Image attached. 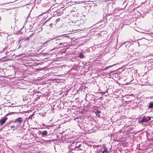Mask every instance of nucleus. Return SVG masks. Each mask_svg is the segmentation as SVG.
Instances as JSON below:
<instances>
[{"mask_svg":"<svg viewBox=\"0 0 153 153\" xmlns=\"http://www.w3.org/2000/svg\"><path fill=\"white\" fill-rule=\"evenodd\" d=\"M78 125L83 130H85L86 128V124L84 122L81 124H78Z\"/></svg>","mask_w":153,"mask_h":153,"instance_id":"obj_2","label":"nucleus"},{"mask_svg":"<svg viewBox=\"0 0 153 153\" xmlns=\"http://www.w3.org/2000/svg\"><path fill=\"white\" fill-rule=\"evenodd\" d=\"M14 112H12L9 114H7L5 116L4 118H2L0 120V125L1 126L3 124H4L7 120V118L6 117V116H8L9 115L11 114L12 113H14Z\"/></svg>","mask_w":153,"mask_h":153,"instance_id":"obj_1","label":"nucleus"},{"mask_svg":"<svg viewBox=\"0 0 153 153\" xmlns=\"http://www.w3.org/2000/svg\"><path fill=\"white\" fill-rule=\"evenodd\" d=\"M48 132L47 131H43L41 133V135L42 137H44L45 136H47Z\"/></svg>","mask_w":153,"mask_h":153,"instance_id":"obj_5","label":"nucleus"},{"mask_svg":"<svg viewBox=\"0 0 153 153\" xmlns=\"http://www.w3.org/2000/svg\"><path fill=\"white\" fill-rule=\"evenodd\" d=\"M46 126L48 127V126Z\"/></svg>","mask_w":153,"mask_h":153,"instance_id":"obj_23","label":"nucleus"},{"mask_svg":"<svg viewBox=\"0 0 153 153\" xmlns=\"http://www.w3.org/2000/svg\"><path fill=\"white\" fill-rule=\"evenodd\" d=\"M41 128V129H43V128Z\"/></svg>","mask_w":153,"mask_h":153,"instance_id":"obj_20","label":"nucleus"},{"mask_svg":"<svg viewBox=\"0 0 153 153\" xmlns=\"http://www.w3.org/2000/svg\"><path fill=\"white\" fill-rule=\"evenodd\" d=\"M115 65V64H114L113 65H109L107 67H106V68H105L104 69L105 70V69H107V68H111V67L112 66H114Z\"/></svg>","mask_w":153,"mask_h":153,"instance_id":"obj_15","label":"nucleus"},{"mask_svg":"<svg viewBox=\"0 0 153 153\" xmlns=\"http://www.w3.org/2000/svg\"><path fill=\"white\" fill-rule=\"evenodd\" d=\"M100 113V111L99 110H98L96 112H95V113L96 114V115L99 117L100 116V114H99Z\"/></svg>","mask_w":153,"mask_h":153,"instance_id":"obj_12","label":"nucleus"},{"mask_svg":"<svg viewBox=\"0 0 153 153\" xmlns=\"http://www.w3.org/2000/svg\"><path fill=\"white\" fill-rule=\"evenodd\" d=\"M53 49H52V50H51V51L52 50H53Z\"/></svg>","mask_w":153,"mask_h":153,"instance_id":"obj_22","label":"nucleus"},{"mask_svg":"<svg viewBox=\"0 0 153 153\" xmlns=\"http://www.w3.org/2000/svg\"><path fill=\"white\" fill-rule=\"evenodd\" d=\"M81 146V144L79 143V142H78L76 144L75 148H79Z\"/></svg>","mask_w":153,"mask_h":153,"instance_id":"obj_7","label":"nucleus"},{"mask_svg":"<svg viewBox=\"0 0 153 153\" xmlns=\"http://www.w3.org/2000/svg\"><path fill=\"white\" fill-rule=\"evenodd\" d=\"M60 20L59 19H57L56 20V22H57L59 21Z\"/></svg>","mask_w":153,"mask_h":153,"instance_id":"obj_16","label":"nucleus"},{"mask_svg":"<svg viewBox=\"0 0 153 153\" xmlns=\"http://www.w3.org/2000/svg\"><path fill=\"white\" fill-rule=\"evenodd\" d=\"M103 148L104 149V151L102 152V153H104L105 152L106 153H107L108 152V151L106 148L105 147V146H103Z\"/></svg>","mask_w":153,"mask_h":153,"instance_id":"obj_8","label":"nucleus"},{"mask_svg":"<svg viewBox=\"0 0 153 153\" xmlns=\"http://www.w3.org/2000/svg\"><path fill=\"white\" fill-rule=\"evenodd\" d=\"M31 117V116H30V117H29V118H30V117Z\"/></svg>","mask_w":153,"mask_h":153,"instance_id":"obj_21","label":"nucleus"},{"mask_svg":"<svg viewBox=\"0 0 153 153\" xmlns=\"http://www.w3.org/2000/svg\"><path fill=\"white\" fill-rule=\"evenodd\" d=\"M78 57L82 59L84 57V55L82 53H80Z\"/></svg>","mask_w":153,"mask_h":153,"instance_id":"obj_10","label":"nucleus"},{"mask_svg":"<svg viewBox=\"0 0 153 153\" xmlns=\"http://www.w3.org/2000/svg\"><path fill=\"white\" fill-rule=\"evenodd\" d=\"M149 117V119L148 120H150L151 119V118L150 117Z\"/></svg>","mask_w":153,"mask_h":153,"instance_id":"obj_18","label":"nucleus"},{"mask_svg":"<svg viewBox=\"0 0 153 153\" xmlns=\"http://www.w3.org/2000/svg\"><path fill=\"white\" fill-rule=\"evenodd\" d=\"M75 120L77 122L78 124H81L83 122L84 120L80 117L76 118Z\"/></svg>","mask_w":153,"mask_h":153,"instance_id":"obj_4","label":"nucleus"},{"mask_svg":"<svg viewBox=\"0 0 153 153\" xmlns=\"http://www.w3.org/2000/svg\"><path fill=\"white\" fill-rule=\"evenodd\" d=\"M22 122L23 119L22 117H19L14 120V122L16 123H20Z\"/></svg>","mask_w":153,"mask_h":153,"instance_id":"obj_3","label":"nucleus"},{"mask_svg":"<svg viewBox=\"0 0 153 153\" xmlns=\"http://www.w3.org/2000/svg\"><path fill=\"white\" fill-rule=\"evenodd\" d=\"M67 44L65 42L64 43H59V45L60 46L62 45L64 47L65 46H66Z\"/></svg>","mask_w":153,"mask_h":153,"instance_id":"obj_11","label":"nucleus"},{"mask_svg":"<svg viewBox=\"0 0 153 153\" xmlns=\"http://www.w3.org/2000/svg\"><path fill=\"white\" fill-rule=\"evenodd\" d=\"M42 125L43 126H45V125L44 124V123H43L42 124Z\"/></svg>","mask_w":153,"mask_h":153,"instance_id":"obj_19","label":"nucleus"},{"mask_svg":"<svg viewBox=\"0 0 153 153\" xmlns=\"http://www.w3.org/2000/svg\"><path fill=\"white\" fill-rule=\"evenodd\" d=\"M68 6H71L73 4V3L72 2H70L67 3Z\"/></svg>","mask_w":153,"mask_h":153,"instance_id":"obj_14","label":"nucleus"},{"mask_svg":"<svg viewBox=\"0 0 153 153\" xmlns=\"http://www.w3.org/2000/svg\"><path fill=\"white\" fill-rule=\"evenodd\" d=\"M148 121V120L147 119L145 118H143L141 120V122H147Z\"/></svg>","mask_w":153,"mask_h":153,"instance_id":"obj_9","label":"nucleus"},{"mask_svg":"<svg viewBox=\"0 0 153 153\" xmlns=\"http://www.w3.org/2000/svg\"><path fill=\"white\" fill-rule=\"evenodd\" d=\"M149 108H152L153 107V103L151 102L149 103V105L148 107Z\"/></svg>","mask_w":153,"mask_h":153,"instance_id":"obj_13","label":"nucleus"},{"mask_svg":"<svg viewBox=\"0 0 153 153\" xmlns=\"http://www.w3.org/2000/svg\"><path fill=\"white\" fill-rule=\"evenodd\" d=\"M10 127H11V128H13L14 127V126H11Z\"/></svg>","mask_w":153,"mask_h":153,"instance_id":"obj_17","label":"nucleus"},{"mask_svg":"<svg viewBox=\"0 0 153 153\" xmlns=\"http://www.w3.org/2000/svg\"><path fill=\"white\" fill-rule=\"evenodd\" d=\"M84 23V21L83 19H80L79 21H78V22L77 24L80 23L79 25H82Z\"/></svg>","mask_w":153,"mask_h":153,"instance_id":"obj_6","label":"nucleus"}]
</instances>
